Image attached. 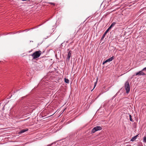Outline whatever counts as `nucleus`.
Returning <instances> with one entry per match:
<instances>
[{"label": "nucleus", "instance_id": "nucleus-17", "mask_svg": "<svg viewBox=\"0 0 146 146\" xmlns=\"http://www.w3.org/2000/svg\"><path fill=\"white\" fill-rule=\"evenodd\" d=\"M23 1H30V0H22Z\"/></svg>", "mask_w": 146, "mask_h": 146}, {"label": "nucleus", "instance_id": "nucleus-15", "mask_svg": "<svg viewBox=\"0 0 146 146\" xmlns=\"http://www.w3.org/2000/svg\"><path fill=\"white\" fill-rule=\"evenodd\" d=\"M107 62L106 60L105 61H104L103 63V64H104L105 63Z\"/></svg>", "mask_w": 146, "mask_h": 146}, {"label": "nucleus", "instance_id": "nucleus-2", "mask_svg": "<svg viewBox=\"0 0 146 146\" xmlns=\"http://www.w3.org/2000/svg\"><path fill=\"white\" fill-rule=\"evenodd\" d=\"M125 88L126 90V93L128 94L130 91V85L129 82L127 81L125 84Z\"/></svg>", "mask_w": 146, "mask_h": 146}, {"label": "nucleus", "instance_id": "nucleus-4", "mask_svg": "<svg viewBox=\"0 0 146 146\" xmlns=\"http://www.w3.org/2000/svg\"><path fill=\"white\" fill-rule=\"evenodd\" d=\"M143 71H142V70L141 71H139L138 72H137L136 74L135 75L136 76H137L138 75L141 76V75H142V76H144L145 75V74L143 72Z\"/></svg>", "mask_w": 146, "mask_h": 146}, {"label": "nucleus", "instance_id": "nucleus-11", "mask_svg": "<svg viewBox=\"0 0 146 146\" xmlns=\"http://www.w3.org/2000/svg\"><path fill=\"white\" fill-rule=\"evenodd\" d=\"M64 81H65V82L66 83H69V80L68 79H67L65 78L64 79Z\"/></svg>", "mask_w": 146, "mask_h": 146}, {"label": "nucleus", "instance_id": "nucleus-9", "mask_svg": "<svg viewBox=\"0 0 146 146\" xmlns=\"http://www.w3.org/2000/svg\"><path fill=\"white\" fill-rule=\"evenodd\" d=\"M71 56V51H69L68 53V57L67 58V60L68 59V60H69Z\"/></svg>", "mask_w": 146, "mask_h": 146}, {"label": "nucleus", "instance_id": "nucleus-12", "mask_svg": "<svg viewBox=\"0 0 146 146\" xmlns=\"http://www.w3.org/2000/svg\"><path fill=\"white\" fill-rule=\"evenodd\" d=\"M129 118H130V120L132 122H133V120L132 119V116L131 115H129Z\"/></svg>", "mask_w": 146, "mask_h": 146}, {"label": "nucleus", "instance_id": "nucleus-10", "mask_svg": "<svg viewBox=\"0 0 146 146\" xmlns=\"http://www.w3.org/2000/svg\"><path fill=\"white\" fill-rule=\"evenodd\" d=\"M114 59V57L113 56L112 57L108 58V59L106 60L107 62H110L112 60Z\"/></svg>", "mask_w": 146, "mask_h": 146}, {"label": "nucleus", "instance_id": "nucleus-1", "mask_svg": "<svg viewBox=\"0 0 146 146\" xmlns=\"http://www.w3.org/2000/svg\"><path fill=\"white\" fill-rule=\"evenodd\" d=\"M42 54V52L40 50L36 51L31 55L33 59H35L39 58Z\"/></svg>", "mask_w": 146, "mask_h": 146}, {"label": "nucleus", "instance_id": "nucleus-7", "mask_svg": "<svg viewBox=\"0 0 146 146\" xmlns=\"http://www.w3.org/2000/svg\"><path fill=\"white\" fill-rule=\"evenodd\" d=\"M28 129H21L19 132L20 133H21L25 132L26 131H28Z\"/></svg>", "mask_w": 146, "mask_h": 146}, {"label": "nucleus", "instance_id": "nucleus-6", "mask_svg": "<svg viewBox=\"0 0 146 146\" xmlns=\"http://www.w3.org/2000/svg\"><path fill=\"white\" fill-rule=\"evenodd\" d=\"M138 135H137L133 137H132V138H131V141H134L137 138V137L138 136Z\"/></svg>", "mask_w": 146, "mask_h": 146}, {"label": "nucleus", "instance_id": "nucleus-8", "mask_svg": "<svg viewBox=\"0 0 146 146\" xmlns=\"http://www.w3.org/2000/svg\"><path fill=\"white\" fill-rule=\"evenodd\" d=\"M116 23L115 22H113L110 26L108 28V29L109 30H110L112 27H113L115 25V24Z\"/></svg>", "mask_w": 146, "mask_h": 146}, {"label": "nucleus", "instance_id": "nucleus-16", "mask_svg": "<svg viewBox=\"0 0 146 146\" xmlns=\"http://www.w3.org/2000/svg\"><path fill=\"white\" fill-rule=\"evenodd\" d=\"M49 3L50 4H51L52 5H55V3H54L50 2V3Z\"/></svg>", "mask_w": 146, "mask_h": 146}, {"label": "nucleus", "instance_id": "nucleus-5", "mask_svg": "<svg viewBox=\"0 0 146 146\" xmlns=\"http://www.w3.org/2000/svg\"><path fill=\"white\" fill-rule=\"evenodd\" d=\"M109 31V30H108V29L104 33V34L103 35V36H102V38H101V39L102 40V39H103L106 35V34L108 32V31Z\"/></svg>", "mask_w": 146, "mask_h": 146}, {"label": "nucleus", "instance_id": "nucleus-19", "mask_svg": "<svg viewBox=\"0 0 146 146\" xmlns=\"http://www.w3.org/2000/svg\"><path fill=\"white\" fill-rule=\"evenodd\" d=\"M52 144L49 145V146H51Z\"/></svg>", "mask_w": 146, "mask_h": 146}, {"label": "nucleus", "instance_id": "nucleus-18", "mask_svg": "<svg viewBox=\"0 0 146 146\" xmlns=\"http://www.w3.org/2000/svg\"><path fill=\"white\" fill-rule=\"evenodd\" d=\"M126 146H130V145H127Z\"/></svg>", "mask_w": 146, "mask_h": 146}, {"label": "nucleus", "instance_id": "nucleus-13", "mask_svg": "<svg viewBox=\"0 0 146 146\" xmlns=\"http://www.w3.org/2000/svg\"><path fill=\"white\" fill-rule=\"evenodd\" d=\"M143 141L144 142H146V137L145 136L143 137Z\"/></svg>", "mask_w": 146, "mask_h": 146}, {"label": "nucleus", "instance_id": "nucleus-14", "mask_svg": "<svg viewBox=\"0 0 146 146\" xmlns=\"http://www.w3.org/2000/svg\"><path fill=\"white\" fill-rule=\"evenodd\" d=\"M97 81H96V82H95L94 83V87L93 88V89L91 90V91H92L94 89V88H95V87L96 85V83H97Z\"/></svg>", "mask_w": 146, "mask_h": 146}, {"label": "nucleus", "instance_id": "nucleus-3", "mask_svg": "<svg viewBox=\"0 0 146 146\" xmlns=\"http://www.w3.org/2000/svg\"><path fill=\"white\" fill-rule=\"evenodd\" d=\"M102 129V128L99 126H97L94 127L92 131V133H94L96 131L101 130Z\"/></svg>", "mask_w": 146, "mask_h": 146}]
</instances>
